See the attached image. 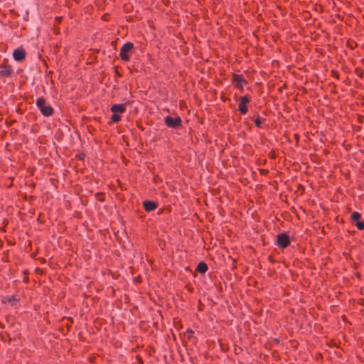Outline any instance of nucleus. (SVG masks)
<instances>
[{"label":"nucleus","mask_w":364,"mask_h":364,"mask_svg":"<svg viewBox=\"0 0 364 364\" xmlns=\"http://www.w3.org/2000/svg\"><path fill=\"white\" fill-rule=\"evenodd\" d=\"M127 107L125 104H114L111 106L110 110L112 112V115L111 117V122H109L108 124H111L112 123H117L121 121L120 114H124L126 112Z\"/></svg>","instance_id":"1"},{"label":"nucleus","mask_w":364,"mask_h":364,"mask_svg":"<svg viewBox=\"0 0 364 364\" xmlns=\"http://www.w3.org/2000/svg\"><path fill=\"white\" fill-rule=\"evenodd\" d=\"M36 105L41 114L45 117H50L53 114V108L47 105L46 101L43 97H38L36 100Z\"/></svg>","instance_id":"2"},{"label":"nucleus","mask_w":364,"mask_h":364,"mask_svg":"<svg viewBox=\"0 0 364 364\" xmlns=\"http://www.w3.org/2000/svg\"><path fill=\"white\" fill-rule=\"evenodd\" d=\"M232 82L234 87L239 90L240 92L244 91V86L247 84V81L245 80L242 74H232Z\"/></svg>","instance_id":"3"},{"label":"nucleus","mask_w":364,"mask_h":364,"mask_svg":"<svg viewBox=\"0 0 364 364\" xmlns=\"http://www.w3.org/2000/svg\"><path fill=\"white\" fill-rule=\"evenodd\" d=\"M134 45L131 42H127L122 46L120 49L119 56L124 62H128L130 60L129 52L133 49Z\"/></svg>","instance_id":"4"},{"label":"nucleus","mask_w":364,"mask_h":364,"mask_svg":"<svg viewBox=\"0 0 364 364\" xmlns=\"http://www.w3.org/2000/svg\"><path fill=\"white\" fill-rule=\"evenodd\" d=\"M250 99L248 96H241L238 104V111L241 114H246L248 112L247 105L250 103Z\"/></svg>","instance_id":"5"},{"label":"nucleus","mask_w":364,"mask_h":364,"mask_svg":"<svg viewBox=\"0 0 364 364\" xmlns=\"http://www.w3.org/2000/svg\"><path fill=\"white\" fill-rule=\"evenodd\" d=\"M277 245L279 247L284 249L290 245V239L289 235L282 232L277 235Z\"/></svg>","instance_id":"6"},{"label":"nucleus","mask_w":364,"mask_h":364,"mask_svg":"<svg viewBox=\"0 0 364 364\" xmlns=\"http://www.w3.org/2000/svg\"><path fill=\"white\" fill-rule=\"evenodd\" d=\"M165 124L167 127L171 128H177L181 125L182 120L179 117L175 118L171 116H167L164 118Z\"/></svg>","instance_id":"7"},{"label":"nucleus","mask_w":364,"mask_h":364,"mask_svg":"<svg viewBox=\"0 0 364 364\" xmlns=\"http://www.w3.org/2000/svg\"><path fill=\"white\" fill-rule=\"evenodd\" d=\"M13 73V68L11 65L2 63L0 65V77L6 78L9 77Z\"/></svg>","instance_id":"8"},{"label":"nucleus","mask_w":364,"mask_h":364,"mask_svg":"<svg viewBox=\"0 0 364 364\" xmlns=\"http://www.w3.org/2000/svg\"><path fill=\"white\" fill-rule=\"evenodd\" d=\"M14 59L18 62L23 60L26 58V51L23 48H20L15 49L13 53Z\"/></svg>","instance_id":"9"},{"label":"nucleus","mask_w":364,"mask_h":364,"mask_svg":"<svg viewBox=\"0 0 364 364\" xmlns=\"http://www.w3.org/2000/svg\"><path fill=\"white\" fill-rule=\"evenodd\" d=\"M143 207L146 212H151L156 210L158 207V205L156 202L145 200L143 202Z\"/></svg>","instance_id":"10"},{"label":"nucleus","mask_w":364,"mask_h":364,"mask_svg":"<svg viewBox=\"0 0 364 364\" xmlns=\"http://www.w3.org/2000/svg\"><path fill=\"white\" fill-rule=\"evenodd\" d=\"M208 269V265L205 262H201L198 263L196 267V271L199 273L204 274Z\"/></svg>","instance_id":"11"},{"label":"nucleus","mask_w":364,"mask_h":364,"mask_svg":"<svg viewBox=\"0 0 364 364\" xmlns=\"http://www.w3.org/2000/svg\"><path fill=\"white\" fill-rule=\"evenodd\" d=\"M361 218V215L358 212H353L351 214V220L354 221L359 220Z\"/></svg>","instance_id":"12"},{"label":"nucleus","mask_w":364,"mask_h":364,"mask_svg":"<svg viewBox=\"0 0 364 364\" xmlns=\"http://www.w3.org/2000/svg\"><path fill=\"white\" fill-rule=\"evenodd\" d=\"M355 226L360 230H363L364 229V221H358V223L355 224Z\"/></svg>","instance_id":"13"},{"label":"nucleus","mask_w":364,"mask_h":364,"mask_svg":"<svg viewBox=\"0 0 364 364\" xmlns=\"http://www.w3.org/2000/svg\"><path fill=\"white\" fill-rule=\"evenodd\" d=\"M255 124L257 127H260L262 124V119L260 117H257L255 120Z\"/></svg>","instance_id":"14"},{"label":"nucleus","mask_w":364,"mask_h":364,"mask_svg":"<svg viewBox=\"0 0 364 364\" xmlns=\"http://www.w3.org/2000/svg\"><path fill=\"white\" fill-rule=\"evenodd\" d=\"M15 300V296H11L10 297H9L8 299H3L2 300V302L3 303H6V302H11L12 301H14Z\"/></svg>","instance_id":"15"},{"label":"nucleus","mask_w":364,"mask_h":364,"mask_svg":"<svg viewBox=\"0 0 364 364\" xmlns=\"http://www.w3.org/2000/svg\"><path fill=\"white\" fill-rule=\"evenodd\" d=\"M186 333L189 334L190 336H192L193 334V331L191 328L187 329Z\"/></svg>","instance_id":"16"},{"label":"nucleus","mask_w":364,"mask_h":364,"mask_svg":"<svg viewBox=\"0 0 364 364\" xmlns=\"http://www.w3.org/2000/svg\"><path fill=\"white\" fill-rule=\"evenodd\" d=\"M62 18H63L62 17H58V16H57V17L55 18V21H58V23H60V22H61V21H62Z\"/></svg>","instance_id":"17"},{"label":"nucleus","mask_w":364,"mask_h":364,"mask_svg":"<svg viewBox=\"0 0 364 364\" xmlns=\"http://www.w3.org/2000/svg\"><path fill=\"white\" fill-rule=\"evenodd\" d=\"M136 358L141 361V358L139 356H136Z\"/></svg>","instance_id":"18"}]
</instances>
